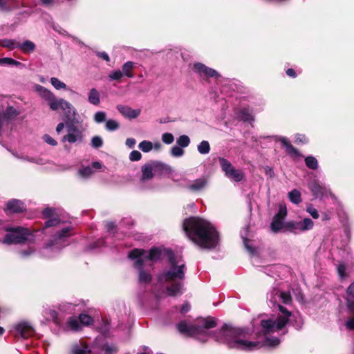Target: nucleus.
<instances>
[{
    "instance_id": "f257e3e1",
    "label": "nucleus",
    "mask_w": 354,
    "mask_h": 354,
    "mask_svg": "<svg viewBox=\"0 0 354 354\" xmlns=\"http://www.w3.org/2000/svg\"><path fill=\"white\" fill-rule=\"evenodd\" d=\"M252 335L248 328L235 327L230 324H224L213 333L214 340L225 344L229 348L251 351L259 347V342L248 340Z\"/></svg>"
},
{
    "instance_id": "f03ea898",
    "label": "nucleus",
    "mask_w": 354,
    "mask_h": 354,
    "mask_svg": "<svg viewBox=\"0 0 354 354\" xmlns=\"http://www.w3.org/2000/svg\"><path fill=\"white\" fill-rule=\"evenodd\" d=\"M183 229L189 238L202 248L213 249L218 243L217 231L206 220L190 217L184 221Z\"/></svg>"
},
{
    "instance_id": "7ed1b4c3",
    "label": "nucleus",
    "mask_w": 354,
    "mask_h": 354,
    "mask_svg": "<svg viewBox=\"0 0 354 354\" xmlns=\"http://www.w3.org/2000/svg\"><path fill=\"white\" fill-rule=\"evenodd\" d=\"M162 256V250L152 248L147 251L142 249H133L129 252L128 257L134 261V267L138 270V280L141 283H148L151 281V274L144 270V266L151 267L158 261Z\"/></svg>"
},
{
    "instance_id": "20e7f679",
    "label": "nucleus",
    "mask_w": 354,
    "mask_h": 354,
    "mask_svg": "<svg viewBox=\"0 0 354 354\" xmlns=\"http://www.w3.org/2000/svg\"><path fill=\"white\" fill-rule=\"evenodd\" d=\"M169 263L170 268L159 273L158 281L161 283H169L171 288H178L183 285L182 281L185 279V263L180 257H175L173 254L169 256Z\"/></svg>"
},
{
    "instance_id": "39448f33",
    "label": "nucleus",
    "mask_w": 354,
    "mask_h": 354,
    "mask_svg": "<svg viewBox=\"0 0 354 354\" xmlns=\"http://www.w3.org/2000/svg\"><path fill=\"white\" fill-rule=\"evenodd\" d=\"M217 326L216 319L212 317H207L202 319L201 324H187L185 320L177 324L176 328L180 333L186 337H193L198 335H203L205 330L215 328Z\"/></svg>"
},
{
    "instance_id": "423d86ee",
    "label": "nucleus",
    "mask_w": 354,
    "mask_h": 354,
    "mask_svg": "<svg viewBox=\"0 0 354 354\" xmlns=\"http://www.w3.org/2000/svg\"><path fill=\"white\" fill-rule=\"evenodd\" d=\"M3 240L5 244H23L34 241V235L28 228L23 227H7Z\"/></svg>"
},
{
    "instance_id": "0eeeda50",
    "label": "nucleus",
    "mask_w": 354,
    "mask_h": 354,
    "mask_svg": "<svg viewBox=\"0 0 354 354\" xmlns=\"http://www.w3.org/2000/svg\"><path fill=\"white\" fill-rule=\"evenodd\" d=\"M314 227V222L309 218H305L302 221H290L285 223L284 230L290 233L297 234L310 230Z\"/></svg>"
},
{
    "instance_id": "6e6552de",
    "label": "nucleus",
    "mask_w": 354,
    "mask_h": 354,
    "mask_svg": "<svg viewBox=\"0 0 354 354\" xmlns=\"http://www.w3.org/2000/svg\"><path fill=\"white\" fill-rule=\"evenodd\" d=\"M93 322L92 317L86 313H80L78 317H69L67 324L72 330L80 331L82 326H89L93 325Z\"/></svg>"
},
{
    "instance_id": "1a4fd4ad",
    "label": "nucleus",
    "mask_w": 354,
    "mask_h": 354,
    "mask_svg": "<svg viewBox=\"0 0 354 354\" xmlns=\"http://www.w3.org/2000/svg\"><path fill=\"white\" fill-rule=\"evenodd\" d=\"M218 161L222 170L227 178L236 182L243 180L244 174L241 170L234 169L232 165L224 158H219Z\"/></svg>"
},
{
    "instance_id": "9d476101",
    "label": "nucleus",
    "mask_w": 354,
    "mask_h": 354,
    "mask_svg": "<svg viewBox=\"0 0 354 354\" xmlns=\"http://www.w3.org/2000/svg\"><path fill=\"white\" fill-rule=\"evenodd\" d=\"M72 230L73 229L71 227H66L57 232L53 239L47 244V248L54 247L59 249L66 245L67 239L73 234Z\"/></svg>"
},
{
    "instance_id": "9b49d317",
    "label": "nucleus",
    "mask_w": 354,
    "mask_h": 354,
    "mask_svg": "<svg viewBox=\"0 0 354 354\" xmlns=\"http://www.w3.org/2000/svg\"><path fill=\"white\" fill-rule=\"evenodd\" d=\"M67 134L62 138V142L71 144L80 142L82 140V132L74 124H66Z\"/></svg>"
},
{
    "instance_id": "f8f14e48",
    "label": "nucleus",
    "mask_w": 354,
    "mask_h": 354,
    "mask_svg": "<svg viewBox=\"0 0 354 354\" xmlns=\"http://www.w3.org/2000/svg\"><path fill=\"white\" fill-rule=\"evenodd\" d=\"M36 89L39 95L48 102L50 109L53 111H57V103L59 98H57L50 91L42 86H37Z\"/></svg>"
},
{
    "instance_id": "ddd939ff",
    "label": "nucleus",
    "mask_w": 354,
    "mask_h": 354,
    "mask_svg": "<svg viewBox=\"0 0 354 354\" xmlns=\"http://www.w3.org/2000/svg\"><path fill=\"white\" fill-rule=\"evenodd\" d=\"M194 71L201 77L205 79L208 77L218 78L220 77L219 73L214 69L207 67L203 64L196 63L193 67Z\"/></svg>"
},
{
    "instance_id": "4468645a",
    "label": "nucleus",
    "mask_w": 354,
    "mask_h": 354,
    "mask_svg": "<svg viewBox=\"0 0 354 354\" xmlns=\"http://www.w3.org/2000/svg\"><path fill=\"white\" fill-rule=\"evenodd\" d=\"M61 109L68 120H73L76 115V110L74 106L64 99L59 98L57 103V110Z\"/></svg>"
},
{
    "instance_id": "2eb2a0df",
    "label": "nucleus",
    "mask_w": 354,
    "mask_h": 354,
    "mask_svg": "<svg viewBox=\"0 0 354 354\" xmlns=\"http://www.w3.org/2000/svg\"><path fill=\"white\" fill-rule=\"evenodd\" d=\"M15 328L20 336L24 339L32 336L35 333L33 327L27 322H19L15 326Z\"/></svg>"
},
{
    "instance_id": "dca6fc26",
    "label": "nucleus",
    "mask_w": 354,
    "mask_h": 354,
    "mask_svg": "<svg viewBox=\"0 0 354 354\" xmlns=\"http://www.w3.org/2000/svg\"><path fill=\"white\" fill-rule=\"evenodd\" d=\"M42 214L45 218H48L49 219L45 223V225L44 230H46L48 227L57 226L59 224L60 220L55 217L57 215L55 212V209L50 207H47L44 209L42 212Z\"/></svg>"
},
{
    "instance_id": "f3484780",
    "label": "nucleus",
    "mask_w": 354,
    "mask_h": 354,
    "mask_svg": "<svg viewBox=\"0 0 354 354\" xmlns=\"http://www.w3.org/2000/svg\"><path fill=\"white\" fill-rule=\"evenodd\" d=\"M309 188L316 197L322 198L327 196L328 194L332 195L328 187L319 184L317 181L313 183Z\"/></svg>"
},
{
    "instance_id": "a211bd4d",
    "label": "nucleus",
    "mask_w": 354,
    "mask_h": 354,
    "mask_svg": "<svg viewBox=\"0 0 354 354\" xmlns=\"http://www.w3.org/2000/svg\"><path fill=\"white\" fill-rule=\"evenodd\" d=\"M104 351V354H114L118 352V349L115 347L111 346L109 345H104L102 348ZM73 354H95L91 350L88 349L87 346L84 348H80L76 346L73 348Z\"/></svg>"
},
{
    "instance_id": "6ab92c4d",
    "label": "nucleus",
    "mask_w": 354,
    "mask_h": 354,
    "mask_svg": "<svg viewBox=\"0 0 354 354\" xmlns=\"http://www.w3.org/2000/svg\"><path fill=\"white\" fill-rule=\"evenodd\" d=\"M117 109L124 118L128 119H135L138 118L141 113L140 109H133L128 106L122 104L118 105Z\"/></svg>"
},
{
    "instance_id": "aec40b11",
    "label": "nucleus",
    "mask_w": 354,
    "mask_h": 354,
    "mask_svg": "<svg viewBox=\"0 0 354 354\" xmlns=\"http://www.w3.org/2000/svg\"><path fill=\"white\" fill-rule=\"evenodd\" d=\"M207 184V178L202 177L189 183L187 185V188L192 192H199L204 189Z\"/></svg>"
},
{
    "instance_id": "412c9836",
    "label": "nucleus",
    "mask_w": 354,
    "mask_h": 354,
    "mask_svg": "<svg viewBox=\"0 0 354 354\" xmlns=\"http://www.w3.org/2000/svg\"><path fill=\"white\" fill-rule=\"evenodd\" d=\"M142 181L151 179L156 175L153 162L145 164L142 167Z\"/></svg>"
},
{
    "instance_id": "4be33fe9",
    "label": "nucleus",
    "mask_w": 354,
    "mask_h": 354,
    "mask_svg": "<svg viewBox=\"0 0 354 354\" xmlns=\"http://www.w3.org/2000/svg\"><path fill=\"white\" fill-rule=\"evenodd\" d=\"M7 208L11 212L19 213L26 209V206L22 201L17 199H12L8 202Z\"/></svg>"
},
{
    "instance_id": "5701e85b",
    "label": "nucleus",
    "mask_w": 354,
    "mask_h": 354,
    "mask_svg": "<svg viewBox=\"0 0 354 354\" xmlns=\"http://www.w3.org/2000/svg\"><path fill=\"white\" fill-rule=\"evenodd\" d=\"M277 140L280 141L283 147H286V152L292 157H297L299 156V151L295 148L288 141L286 138L279 137Z\"/></svg>"
},
{
    "instance_id": "b1692460",
    "label": "nucleus",
    "mask_w": 354,
    "mask_h": 354,
    "mask_svg": "<svg viewBox=\"0 0 354 354\" xmlns=\"http://www.w3.org/2000/svg\"><path fill=\"white\" fill-rule=\"evenodd\" d=\"M155 173L156 174H171L173 171L171 167L169 165L160 162H153Z\"/></svg>"
},
{
    "instance_id": "393cba45",
    "label": "nucleus",
    "mask_w": 354,
    "mask_h": 354,
    "mask_svg": "<svg viewBox=\"0 0 354 354\" xmlns=\"http://www.w3.org/2000/svg\"><path fill=\"white\" fill-rule=\"evenodd\" d=\"M136 66V63L131 61L127 62L122 66L123 75L132 78L133 77V71Z\"/></svg>"
},
{
    "instance_id": "a878e982",
    "label": "nucleus",
    "mask_w": 354,
    "mask_h": 354,
    "mask_svg": "<svg viewBox=\"0 0 354 354\" xmlns=\"http://www.w3.org/2000/svg\"><path fill=\"white\" fill-rule=\"evenodd\" d=\"M285 223L283 218H279L278 216H274L270 225L272 231L278 232L280 230L284 229Z\"/></svg>"
},
{
    "instance_id": "bb28decb",
    "label": "nucleus",
    "mask_w": 354,
    "mask_h": 354,
    "mask_svg": "<svg viewBox=\"0 0 354 354\" xmlns=\"http://www.w3.org/2000/svg\"><path fill=\"white\" fill-rule=\"evenodd\" d=\"M88 101L95 106L100 103V93L95 88L90 89L88 93Z\"/></svg>"
},
{
    "instance_id": "cd10ccee",
    "label": "nucleus",
    "mask_w": 354,
    "mask_h": 354,
    "mask_svg": "<svg viewBox=\"0 0 354 354\" xmlns=\"http://www.w3.org/2000/svg\"><path fill=\"white\" fill-rule=\"evenodd\" d=\"M18 6L19 3L15 0H0V8L3 10H10Z\"/></svg>"
},
{
    "instance_id": "c85d7f7f",
    "label": "nucleus",
    "mask_w": 354,
    "mask_h": 354,
    "mask_svg": "<svg viewBox=\"0 0 354 354\" xmlns=\"http://www.w3.org/2000/svg\"><path fill=\"white\" fill-rule=\"evenodd\" d=\"M0 46L4 48H8L10 50L18 48L19 41L15 39H3L0 40Z\"/></svg>"
},
{
    "instance_id": "c756f323",
    "label": "nucleus",
    "mask_w": 354,
    "mask_h": 354,
    "mask_svg": "<svg viewBox=\"0 0 354 354\" xmlns=\"http://www.w3.org/2000/svg\"><path fill=\"white\" fill-rule=\"evenodd\" d=\"M18 48H20L22 52L27 53H32L35 49V45L33 42H32L30 40H26L24 43L21 44L19 42V46Z\"/></svg>"
},
{
    "instance_id": "7c9ffc66",
    "label": "nucleus",
    "mask_w": 354,
    "mask_h": 354,
    "mask_svg": "<svg viewBox=\"0 0 354 354\" xmlns=\"http://www.w3.org/2000/svg\"><path fill=\"white\" fill-rule=\"evenodd\" d=\"M261 326L265 330L264 334H268L275 327V322L270 319H263L261 321Z\"/></svg>"
},
{
    "instance_id": "2f4dec72",
    "label": "nucleus",
    "mask_w": 354,
    "mask_h": 354,
    "mask_svg": "<svg viewBox=\"0 0 354 354\" xmlns=\"http://www.w3.org/2000/svg\"><path fill=\"white\" fill-rule=\"evenodd\" d=\"M197 150L202 155L208 154L210 151V145L208 141L203 140L197 146Z\"/></svg>"
},
{
    "instance_id": "473e14b6",
    "label": "nucleus",
    "mask_w": 354,
    "mask_h": 354,
    "mask_svg": "<svg viewBox=\"0 0 354 354\" xmlns=\"http://www.w3.org/2000/svg\"><path fill=\"white\" fill-rule=\"evenodd\" d=\"M288 198L290 201L295 204H298L301 201V193L296 189L288 193Z\"/></svg>"
},
{
    "instance_id": "72a5a7b5",
    "label": "nucleus",
    "mask_w": 354,
    "mask_h": 354,
    "mask_svg": "<svg viewBox=\"0 0 354 354\" xmlns=\"http://www.w3.org/2000/svg\"><path fill=\"white\" fill-rule=\"evenodd\" d=\"M240 120L245 122H250L253 120V117L248 109L244 108L241 109L239 113Z\"/></svg>"
},
{
    "instance_id": "f704fd0d",
    "label": "nucleus",
    "mask_w": 354,
    "mask_h": 354,
    "mask_svg": "<svg viewBox=\"0 0 354 354\" xmlns=\"http://www.w3.org/2000/svg\"><path fill=\"white\" fill-rule=\"evenodd\" d=\"M289 318L282 315L277 316L275 322V327L277 330H281L288 322Z\"/></svg>"
},
{
    "instance_id": "c9c22d12",
    "label": "nucleus",
    "mask_w": 354,
    "mask_h": 354,
    "mask_svg": "<svg viewBox=\"0 0 354 354\" xmlns=\"http://www.w3.org/2000/svg\"><path fill=\"white\" fill-rule=\"evenodd\" d=\"M93 173V171L91 167H85L79 169L77 174L79 177L85 179L91 176Z\"/></svg>"
},
{
    "instance_id": "e433bc0d",
    "label": "nucleus",
    "mask_w": 354,
    "mask_h": 354,
    "mask_svg": "<svg viewBox=\"0 0 354 354\" xmlns=\"http://www.w3.org/2000/svg\"><path fill=\"white\" fill-rule=\"evenodd\" d=\"M305 163L306 165L311 169H316L318 167L317 159L312 156H308L305 158Z\"/></svg>"
},
{
    "instance_id": "4c0bfd02",
    "label": "nucleus",
    "mask_w": 354,
    "mask_h": 354,
    "mask_svg": "<svg viewBox=\"0 0 354 354\" xmlns=\"http://www.w3.org/2000/svg\"><path fill=\"white\" fill-rule=\"evenodd\" d=\"M15 156L19 159H21L23 160H26V161H28L30 162H33V163H36L38 165L44 164V161L41 158H34V157H30V156H19L18 155H15Z\"/></svg>"
},
{
    "instance_id": "58836bf2",
    "label": "nucleus",
    "mask_w": 354,
    "mask_h": 354,
    "mask_svg": "<svg viewBox=\"0 0 354 354\" xmlns=\"http://www.w3.org/2000/svg\"><path fill=\"white\" fill-rule=\"evenodd\" d=\"M138 147L142 151L148 153L153 149V143L150 141L143 140L140 142Z\"/></svg>"
},
{
    "instance_id": "ea45409f",
    "label": "nucleus",
    "mask_w": 354,
    "mask_h": 354,
    "mask_svg": "<svg viewBox=\"0 0 354 354\" xmlns=\"http://www.w3.org/2000/svg\"><path fill=\"white\" fill-rule=\"evenodd\" d=\"M176 142L179 147L185 148L189 146L190 143V139L187 136L182 135L177 139Z\"/></svg>"
},
{
    "instance_id": "a19ab883",
    "label": "nucleus",
    "mask_w": 354,
    "mask_h": 354,
    "mask_svg": "<svg viewBox=\"0 0 354 354\" xmlns=\"http://www.w3.org/2000/svg\"><path fill=\"white\" fill-rule=\"evenodd\" d=\"M50 83L57 90L66 89V85L57 77H51Z\"/></svg>"
},
{
    "instance_id": "79ce46f5",
    "label": "nucleus",
    "mask_w": 354,
    "mask_h": 354,
    "mask_svg": "<svg viewBox=\"0 0 354 354\" xmlns=\"http://www.w3.org/2000/svg\"><path fill=\"white\" fill-rule=\"evenodd\" d=\"M119 123L114 120H109L106 121L105 127L106 129L110 131H115L119 128Z\"/></svg>"
},
{
    "instance_id": "37998d69",
    "label": "nucleus",
    "mask_w": 354,
    "mask_h": 354,
    "mask_svg": "<svg viewBox=\"0 0 354 354\" xmlns=\"http://www.w3.org/2000/svg\"><path fill=\"white\" fill-rule=\"evenodd\" d=\"M106 114L104 111H97L93 116L94 121L96 123H102L106 121Z\"/></svg>"
},
{
    "instance_id": "c03bdc74",
    "label": "nucleus",
    "mask_w": 354,
    "mask_h": 354,
    "mask_svg": "<svg viewBox=\"0 0 354 354\" xmlns=\"http://www.w3.org/2000/svg\"><path fill=\"white\" fill-rule=\"evenodd\" d=\"M91 147L95 149H98L101 147L103 145L102 138L99 136H95L91 139Z\"/></svg>"
},
{
    "instance_id": "a18cd8bd",
    "label": "nucleus",
    "mask_w": 354,
    "mask_h": 354,
    "mask_svg": "<svg viewBox=\"0 0 354 354\" xmlns=\"http://www.w3.org/2000/svg\"><path fill=\"white\" fill-rule=\"evenodd\" d=\"M306 212L314 218L317 219L319 216V212L313 205L308 204L306 208Z\"/></svg>"
},
{
    "instance_id": "49530a36",
    "label": "nucleus",
    "mask_w": 354,
    "mask_h": 354,
    "mask_svg": "<svg viewBox=\"0 0 354 354\" xmlns=\"http://www.w3.org/2000/svg\"><path fill=\"white\" fill-rule=\"evenodd\" d=\"M170 153L174 157H180L184 154V150L179 146H174L171 147Z\"/></svg>"
},
{
    "instance_id": "de8ad7c7",
    "label": "nucleus",
    "mask_w": 354,
    "mask_h": 354,
    "mask_svg": "<svg viewBox=\"0 0 354 354\" xmlns=\"http://www.w3.org/2000/svg\"><path fill=\"white\" fill-rule=\"evenodd\" d=\"M279 297L285 304H289L292 301V297L289 292H280Z\"/></svg>"
},
{
    "instance_id": "09e8293b",
    "label": "nucleus",
    "mask_w": 354,
    "mask_h": 354,
    "mask_svg": "<svg viewBox=\"0 0 354 354\" xmlns=\"http://www.w3.org/2000/svg\"><path fill=\"white\" fill-rule=\"evenodd\" d=\"M123 76L122 72L120 70L113 71L109 74V77L111 80H120Z\"/></svg>"
},
{
    "instance_id": "8fccbe9b",
    "label": "nucleus",
    "mask_w": 354,
    "mask_h": 354,
    "mask_svg": "<svg viewBox=\"0 0 354 354\" xmlns=\"http://www.w3.org/2000/svg\"><path fill=\"white\" fill-rule=\"evenodd\" d=\"M174 140V137L171 133H165L162 135V141L167 145L171 144Z\"/></svg>"
},
{
    "instance_id": "3c124183",
    "label": "nucleus",
    "mask_w": 354,
    "mask_h": 354,
    "mask_svg": "<svg viewBox=\"0 0 354 354\" xmlns=\"http://www.w3.org/2000/svg\"><path fill=\"white\" fill-rule=\"evenodd\" d=\"M286 215L287 208L286 205L283 203L279 204L278 213L275 216H278L279 218L284 219Z\"/></svg>"
},
{
    "instance_id": "603ef678",
    "label": "nucleus",
    "mask_w": 354,
    "mask_h": 354,
    "mask_svg": "<svg viewBox=\"0 0 354 354\" xmlns=\"http://www.w3.org/2000/svg\"><path fill=\"white\" fill-rule=\"evenodd\" d=\"M338 274L341 279L346 277V266L344 263H339L337 268Z\"/></svg>"
},
{
    "instance_id": "864d4df0",
    "label": "nucleus",
    "mask_w": 354,
    "mask_h": 354,
    "mask_svg": "<svg viewBox=\"0 0 354 354\" xmlns=\"http://www.w3.org/2000/svg\"><path fill=\"white\" fill-rule=\"evenodd\" d=\"M142 158V154L140 151L134 150L132 151L129 154V159L131 161L140 160Z\"/></svg>"
},
{
    "instance_id": "5fc2aeb1",
    "label": "nucleus",
    "mask_w": 354,
    "mask_h": 354,
    "mask_svg": "<svg viewBox=\"0 0 354 354\" xmlns=\"http://www.w3.org/2000/svg\"><path fill=\"white\" fill-rule=\"evenodd\" d=\"M165 293L169 297H176L180 295L183 292L180 289H165Z\"/></svg>"
},
{
    "instance_id": "6e6d98bb",
    "label": "nucleus",
    "mask_w": 354,
    "mask_h": 354,
    "mask_svg": "<svg viewBox=\"0 0 354 354\" xmlns=\"http://www.w3.org/2000/svg\"><path fill=\"white\" fill-rule=\"evenodd\" d=\"M266 343L271 346H276L279 344L280 340L277 337L266 338Z\"/></svg>"
},
{
    "instance_id": "4d7b16f0",
    "label": "nucleus",
    "mask_w": 354,
    "mask_h": 354,
    "mask_svg": "<svg viewBox=\"0 0 354 354\" xmlns=\"http://www.w3.org/2000/svg\"><path fill=\"white\" fill-rule=\"evenodd\" d=\"M278 308L279 310L283 314L282 316L290 318V317L292 315V313L289 311L286 307L279 304L278 305Z\"/></svg>"
},
{
    "instance_id": "13d9d810",
    "label": "nucleus",
    "mask_w": 354,
    "mask_h": 354,
    "mask_svg": "<svg viewBox=\"0 0 354 354\" xmlns=\"http://www.w3.org/2000/svg\"><path fill=\"white\" fill-rule=\"evenodd\" d=\"M44 140L50 145L55 146L57 145V142L50 136H44Z\"/></svg>"
},
{
    "instance_id": "bf43d9fd",
    "label": "nucleus",
    "mask_w": 354,
    "mask_h": 354,
    "mask_svg": "<svg viewBox=\"0 0 354 354\" xmlns=\"http://www.w3.org/2000/svg\"><path fill=\"white\" fill-rule=\"evenodd\" d=\"M307 141V138L304 135L297 134L295 136V142L297 143H306Z\"/></svg>"
},
{
    "instance_id": "052dcab7",
    "label": "nucleus",
    "mask_w": 354,
    "mask_h": 354,
    "mask_svg": "<svg viewBox=\"0 0 354 354\" xmlns=\"http://www.w3.org/2000/svg\"><path fill=\"white\" fill-rule=\"evenodd\" d=\"M346 306L351 313L354 315V301L348 297L346 298Z\"/></svg>"
},
{
    "instance_id": "680f3d73",
    "label": "nucleus",
    "mask_w": 354,
    "mask_h": 354,
    "mask_svg": "<svg viewBox=\"0 0 354 354\" xmlns=\"http://www.w3.org/2000/svg\"><path fill=\"white\" fill-rule=\"evenodd\" d=\"M48 315L50 316V317L52 319V320L55 323L57 322L58 313H57V312L56 310H50L49 312H48Z\"/></svg>"
},
{
    "instance_id": "e2e57ef3",
    "label": "nucleus",
    "mask_w": 354,
    "mask_h": 354,
    "mask_svg": "<svg viewBox=\"0 0 354 354\" xmlns=\"http://www.w3.org/2000/svg\"><path fill=\"white\" fill-rule=\"evenodd\" d=\"M191 308V306L190 304L188 303V302H185V304H183L182 307H181V309H180V313L181 314H186L187 312L189 311Z\"/></svg>"
},
{
    "instance_id": "0e129e2a",
    "label": "nucleus",
    "mask_w": 354,
    "mask_h": 354,
    "mask_svg": "<svg viewBox=\"0 0 354 354\" xmlns=\"http://www.w3.org/2000/svg\"><path fill=\"white\" fill-rule=\"evenodd\" d=\"M136 143V141L133 138H129L126 140L125 145L130 149H132L134 147Z\"/></svg>"
},
{
    "instance_id": "69168bd1",
    "label": "nucleus",
    "mask_w": 354,
    "mask_h": 354,
    "mask_svg": "<svg viewBox=\"0 0 354 354\" xmlns=\"http://www.w3.org/2000/svg\"><path fill=\"white\" fill-rule=\"evenodd\" d=\"M346 326L348 329L354 330V317H350L346 322Z\"/></svg>"
},
{
    "instance_id": "338daca9",
    "label": "nucleus",
    "mask_w": 354,
    "mask_h": 354,
    "mask_svg": "<svg viewBox=\"0 0 354 354\" xmlns=\"http://www.w3.org/2000/svg\"><path fill=\"white\" fill-rule=\"evenodd\" d=\"M35 252V249L33 248H29L27 250H22L20 252V254L22 257H26Z\"/></svg>"
},
{
    "instance_id": "774afa93",
    "label": "nucleus",
    "mask_w": 354,
    "mask_h": 354,
    "mask_svg": "<svg viewBox=\"0 0 354 354\" xmlns=\"http://www.w3.org/2000/svg\"><path fill=\"white\" fill-rule=\"evenodd\" d=\"M12 58L4 57L0 59V65H11Z\"/></svg>"
}]
</instances>
